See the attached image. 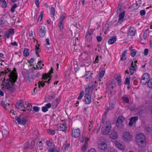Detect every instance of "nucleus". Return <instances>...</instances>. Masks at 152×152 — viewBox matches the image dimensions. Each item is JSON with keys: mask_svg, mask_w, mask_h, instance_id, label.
<instances>
[{"mask_svg": "<svg viewBox=\"0 0 152 152\" xmlns=\"http://www.w3.org/2000/svg\"><path fill=\"white\" fill-rule=\"evenodd\" d=\"M46 41V45H50V43L49 42V39L48 38L46 39L45 40Z\"/></svg>", "mask_w": 152, "mask_h": 152, "instance_id": "60", "label": "nucleus"}, {"mask_svg": "<svg viewBox=\"0 0 152 152\" xmlns=\"http://www.w3.org/2000/svg\"><path fill=\"white\" fill-rule=\"evenodd\" d=\"M136 54V52L135 49H132L130 52V55L132 57H134Z\"/></svg>", "mask_w": 152, "mask_h": 152, "instance_id": "33", "label": "nucleus"}, {"mask_svg": "<svg viewBox=\"0 0 152 152\" xmlns=\"http://www.w3.org/2000/svg\"><path fill=\"white\" fill-rule=\"evenodd\" d=\"M137 142L141 144H145V138L144 135L142 133L137 134L136 137Z\"/></svg>", "mask_w": 152, "mask_h": 152, "instance_id": "4", "label": "nucleus"}, {"mask_svg": "<svg viewBox=\"0 0 152 152\" xmlns=\"http://www.w3.org/2000/svg\"><path fill=\"white\" fill-rule=\"evenodd\" d=\"M39 0H35V3L37 7L39 6Z\"/></svg>", "mask_w": 152, "mask_h": 152, "instance_id": "58", "label": "nucleus"}, {"mask_svg": "<svg viewBox=\"0 0 152 152\" xmlns=\"http://www.w3.org/2000/svg\"><path fill=\"white\" fill-rule=\"evenodd\" d=\"M85 100L86 104H89L91 102V97L90 94H89V93H86L85 94Z\"/></svg>", "mask_w": 152, "mask_h": 152, "instance_id": "15", "label": "nucleus"}, {"mask_svg": "<svg viewBox=\"0 0 152 152\" xmlns=\"http://www.w3.org/2000/svg\"><path fill=\"white\" fill-rule=\"evenodd\" d=\"M66 17V14L65 13H64L61 15L60 17V19L59 21L61 22H63L64 20Z\"/></svg>", "mask_w": 152, "mask_h": 152, "instance_id": "32", "label": "nucleus"}, {"mask_svg": "<svg viewBox=\"0 0 152 152\" xmlns=\"http://www.w3.org/2000/svg\"><path fill=\"white\" fill-rule=\"evenodd\" d=\"M122 99L125 103H128L129 102V99L126 95H124L123 96Z\"/></svg>", "mask_w": 152, "mask_h": 152, "instance_id": "29", "label": "nucleus"}, {"mask_svg": "<svg viewBox=\"0 0 152 152\" xmlns=\"http://www.w3.org/2000/svg\"><path fill=\"white\" fill-rule=\"evenodd\" d=\"M92 74L93 73H92L90 71L86 72L84 77L86 79H87L90 77Z\"/></svg>", "mask_w": 152, "mask_h": 152, "instance_id": "27", "label": "nucleus"}, {"mask_svg": "<svg viewBox=\"0 0 152 152\" xmlns=\"http://www.w3.org/2000/svg\"><path fill=\"white\" fill-rule=\"evenodd\" d=\"M34 58H32L30 59L29 61H28V62L30 64L32 63L34 61Z\"/></svg>", "mask_w": 152, "mask_h": 152, "instance_id": "64", "label": "nucleus"}, {"mask_svg": "<svg viewBox=\"0 0 152 152\" xmlns=\"http://www.w3.org/2000/svg\"><path fill=\"white\" fill-rule=\"evenodd\" d=\"M88 152H96V151L94 148H92L89 150Z\"/></svg>", "mask_w": 152, "mask_h": 152, "instance_id": "62", "label": "nucleus"}, {"mask_svg": "<svg viewBox=\"0 0 152 152\" xmlns=\"http://www.w3.org/2000/svg\"><path fill=\"white\" fill-rule=\"evenodd\" d=\"M48 132L52 135H54L55 134V131L54 130L48 129L47 131Z\"/></svg>", "mask_w": 152, "mask_h": 152, "instance_id": "38", "label": "nucleus"}, {"mask_svg": "<svg viewBox=\"0 0 152 152\" xmlns=\"http://www.w3.org/2000/svg\"><path fill=\"white\" fill-rule=\"evenodd\" d=\"M96 39L98 42H100L102 41V38L101 36H97L96 37Z\"/></svg>", "mask_w": 152, "mask_h": 152, "instance_id": "54", "label": "nucleus"}, {"mask_svg": "<svg viewBox=\"0 0 152 152\" xmlns=\"http://www.w3.org/2000/svg\"><path fill=\"white\" fill-rule=\"evenodd\" d=\"M148 49L145 48L144 51V54L145 56H147L148 54Z\"/></svg>", "mask_w": 152, "mask_h": 152, "instance_id": "55", "label": "nucleus"}, {"mask_svg": "<svg viewBox=\"0 0 152 152\" xmlns=\"http://www.w3.org/2000/svg\"><path fill=\"white\" fill-rule=\"evenodd\" d=\"M45 106L48 109L51 107V104L50 103H48L46 104Z\"/></svg>", "mask_w": 152, "mask_h": 152, "instance_id": "56", "label": "nucleus"}, {"mask_svg": "<svg viewBox=\"0 0 152 152\" xmlns=\"http://www.w3.org/2000/svg\"><path fill=\"white\" fill-rule=\"evenodd\" d=\"M37 151H41L43 149L42 142V141H38L37 143Z\"/></svg>", "mask_w": 152, "mask_h": 152, "instance_id": "16", "label": "nucleus"}, {"mask_svg": "<svg viewBox=\"0 0 152 152\" xmlns=\"http://www.w3.org/2000/svg\"><path fill=\"white\" fill-rule=\"evenodd\" d=\"M10 34L13 35L14 33V29L13 28H10L8 31Z\"/></svg>", "mask_w": 152, "mask_h": 152, "instance_id": "44", "label": "nucleus"}, {"mask_svg": "<svg viewBox=\"0 0 152 152\" xmlns=\"http://www.w3.org/2000/svg\"><path fill=\"white\" fill-rule=\"evenodd\" d=\"M35 144V142L34 141H32L30 143L29 142H27L25 145L24 149H32L34 147Z\"/></svg>", "mask_w": 152, "mask_h": 152, "instance_id": "9", "label": "nucleus"}, {"mask_svg": "<svg viewBox=\"0 0 152 152\" xmlns=\"http://www.w3.org/2000/svg\"><path fill=\"white\" fill-rule=\"evenodd\" d=\"M134 30V28L132 27H130V28L129 33L130 35L131 36H133L135 34V31Z\"/></svg>", "mask_w": 152, "mask_h": 152, "instance_id": "30", "label": "nucleus"}, {"mask_svg": "<svg viewBox=\"0 0 152 152\" xmlns=\"http://www.w3.org/2000/svg\"><path fill=\"white\" fill-rule=\"evenodd\" d=\"M126 59V58L125 57V55H123L122 54L121 57V61H123L124 60H125Z\"/></svg>", "mask_w": 152, "mask_h": 152, "instance_id": "59", "label": "nucleus"}, {"mask_svg": "<svg viewBox=\"0 0 152 152\" xmlns=\"http://www.w3.org/2000/svg\"><path fill=\"white\" fill-rule=\"evenodd\" d=\"M1 104L2 106L5 109H6V107L7 106V105L5 104V102L3 101H2Z\"/></svg>", "mask_w": 152, "mask_h": 152, "instance_id": "49", "label": "nucleus"}, {"mask_svg": "<svg viewBox=\"0 0 152 152\" xmlns=\"http://www.w3.org/2000/svg\"><path fill=\"white\" fill-rule=\"evenodd\" d=\"M17 6L16 4H14L11 9V12L13 13L15 11V9L17 7Z\"/></svg>", "mask_w": 152, "mask_h": 152, "instance_id": "37", "label": "nucleus"}, {"mask_svg": "<svg viewBox=\"0 0 152 152\" xmlns=\"http://www.w3.org/2000/svg\"><path fill=\"white\" fill-rule=\"evenodd\" d=\"M15 119L17 121L19 124L24 125L27 122V120L25 118H21L19 117H16Z\"/></svg>", "mask_w": 152, "mask_h": 152, "instance_id": "13", "label": "nucleus"}, {"mask_svg": "<svg viewBox=\"0 0 152 152\" xmlns=\"http://www.w3.org/2000/svg\"><path fill=\"white\" fill-rule=\"evenodd\" d=\"M87 146L85 145H83V146L81 148V150L83 152H85L87 150Z\"/></svg>", "mask_w": 152, "mask_h": 152, "instance_id": "45", "label": "nucleus"}, {"mask_svg": "<svg viewBox=\"0 0 152 152\" xmlns=\"http://www.w3.org/2000/svg\"><path fill=\"white\" fill-rule=\"evenodd\" d=\"M98 148L101 150L104 151L106 150L107 147V141L105 140L101 141L98 143Z\"/></svg>", "mask_w": 152, "mask_h": 152, "instance_id": "6", "label": "nucleus"}, {"mask_svg": "<svg viewBox=\"0 0 152 152\" xmlns=\"http://www.w3.org/2000/svg\"><path fill=\"white\" fill-rule=\"evenodd\" d=\"M10 35L11 34H10V33H9L7 31L6 32L5 34V36L7 38H9L10 36Z\"/></svg>", "mask_w": 152, "mask_h": 152, "instance_id": "52", "label": "nucleus"}, {"mask_svg": "<svg viewBox=\"0 0 152 152\" xmlns=\"http://www.w3.org/2000/svg\"><path fill=\"white\" fill-rule=\"evenodd\" d=\"M67 129V126L65 123H63L61 124L58 130L60 131H64Z\"/></svg>", "mask_w": 152, "mask_h": 152, "instance_id": "17", "label": "nucleus"}, {"mask_svg": "<svg viewBox=\"0 0 152 152\" xmlns=\"http://www.w3.org/2000/svg\"><path fill=\"white\" fill-rule=\"evenodd\" d=\"M98 60H99V56H98L96 57L95 58V60L94 61V63H98Z\"/></svg>", "mask_w": 152, "mask_h": 152, "instance_id": "61", "label": "nucleus"}, {"mask_svg": "<svg viewBox=\"0 0 152 152\" xmlns=\"http://www.w3.org/2000/svg\"><path fill=\"white\" fill-rule=\"evenodd\" d=\"M113 86L111 85H109L107 87V90L109 92L110 95L112 96L113 91Z\"/></svg>", "mask_w": 152, "mask_h": 152, "instance_id": "21", "label": "nucleus"}, {"mask_svg": "<svg viewBox=\"0 0 152 152\" xmlns=\"http://www.w3.org/2000/svg\"><path fill=\"white\" fill-rule=\"evenodd\" d=\"M0 5L2 8H6L7 7V3L5 0H0Z\"/></svg>", "mask_w": 152, "mask_h": 152, "instance_id": "22", "label": "nucleus"}, {"mask_svg": "<svg viewBox=\"0 0 152 152\" xmlns=\"http://www.w3.org/2000/svg\"><path fill=\"white\" fill-rule=\"evenodd\" d=\"M23 104V100H21L18 101L17 103L16 107L18 109H20L21 110L23 111H26V110L23 108L22 106Z\"/></svg>", "mask_w": 152, "mask_h": 152, "instance_id": "14", "label": "nucleus"}, {"mask_svg": "<svg viewBox=\"0 0 152 152\" xmlns=\"http://www.w3.org/2000/svg\"><path fill=\"white\" fill-rule=\"evenodd\" d=\"M57 148L54 147L50 148L48 150V152H56L57 150Z\"/></svg>", "mask_w": 152, "mask_h": 152, "instance_id": "39", "label": "nucleus"}, {"mask_svg": "<svg viewBox=\"0 0 152 152\" xmlns=\"http://www.w3.org/2000/svg\"><path fill=\"white\" fill-rule=\"evenodd\" d=\"M23 55L25 57H26L28 56L29 54V49L28 48H25L23 52Z\"/></svg>", "mask_w": 152, "mask_h": 152, "instance_id": "28", "label": "nucleus"}, {"mask_svg": "<svg viewBox=\"0 0 152 152\" xmlns=\"http://www.w3.org/2000/svg\"><path fill=\"white\" fill-rule=\"evenodd\" d=\"M58 102H56L55 101H54L53 103V106H54L55 107H56L58 104Z\"/></svg>", "mask_w": 152, "mask_h": 152, "instance_id": "63", "label": "nucleus"}, {"mask_svg": "<svg viewBox=\"0 0 152 152\" xmlns=\"http://www.w3.org/2000/svg\"><path fill=\"white\" fill-rule=\"evenodd\" d=\"M80 134V129L73 128L72 130V135L74 138H77L78 137Z\"/></svg>", "mask_w": 152, "mask_h": 152, "instance_id": "8", "label": "nucleus"}, {"mask_svg": "<svg viewBox=\"0 0 152 152\" xmlns=\"http://www.w3.org/2000/svg\"><path fill=\"white\" fill-rule=\"evenodd\" d=\"M124 118L122 116H119L118 118L116 123V125L118 127H121L123 126Z\"/></svg>", "mask_w": 152, "mask_h": 152, "instance_id": "10", "label": "nucleus"}, {"mask_svg": "<svg viewBox=\"0 0 152 152\" xmlns=\"http://www.w3.org/2000/svg\"><path fill=\"white\" fill-rule=\"evenodd\" d=\"M118 136L117 133L114 131H113L110 134V138L113 139H116L118 138Z\"/></svg>", "mask_w": 152, "mask_h": 152, "instance_id": "18", "label": "nucleus"}, {"mask_svg": "<svg viewBox=\"0 0 152 152\" xmlns=\"http://www.w3.org/2000/svg\"><path fill=\"white\" fill-rule=\"evenodd\" d=\"M130 83V78L127 77L125 79L124 84L125 85L129 84Z\"/></svg>", "mask_w": 152, "mask_h": 152, "instance_id": "41", "label": "nucleus"}, {"mask_svg": "<svg viewBox=\"0 0 152 152\" xmlns=\"http://www.w3.org/2000/svg\"><path fill=\"white\" fill-rule=\"evenodd\" d=\"M46 148H48L51 147L53 143L49 140H47L45 142Z\"/></svg>", "mask_w": 152, "mask_h": 152, "instance_id": "26", "label": "nucleus"}, {"mask_svg": "<svg viewBox=\"0 0 152 152\" xmlns=\"http://www.w3.org/2000/svg\"><path fill=\"white\" fill-rule=\"evenodd\" d=\"M43 15V11H42L38 19V21L39 22H40L42 21V18Z\"/></svg>", "mask_w": 152, "mask_h": 152, "instance_id": "34", "label": "nucleus"}, {"mask_svg": "<svg viewBox=\"0 0 152 152\" xmlns=\"http://www.w3.org/2000/svg\"><path fill=\"white\" fill-rule=\"evenodd\" d=\"M5 23V20L2 18H0V25L4 24Z\"/></svg>", "mask_w": 152, "mask_h": 152, "instance_id": "53", "label": "nucleus"}, {"mask_svg": "<svg viewBox=\"0 0 152 152\" xmlns=\"http://www.w3.org/2000/svg\"><path fill=\"white\" fill-rule=\"evenodd\" d=\"M90 124H89V130L90 131L91 129L93 127V124L90 122H89Z\"/></svg>", "mask_w": 152, "mask_h": 152, "instance_id": "57", "label": "nucleus"}, {"mask_svg": "<svg viewBox=\"0 0 152 152\" xmlns=\"http://www.w3.org/2000/svg\"><path fill=\"white\" fill-rule=\"evenodd\" d=\"M105 120L106 118L104 116L102 118L101 125L103 126L101 132L103 135L108 134L110 132L111 127V122L109 121L105 122Z\"/></svg>", "mask_w": 152, "mask_h": 152, "instance_id": "2", "label": "nucleus"}, {"mask_svg": "<svg viewBox=\"0 0 152 152\" xmlns=\"http://www.w3.org/2000/svg\"><path fill=\"white\" fill-rule=\"evenodd\" d=\"M83 91L81 92L80 93V95L78 97V99H81L83 96Z\"/></svg>", "mask_w": 152, "mask_h": 152, "instance_id": "51", "label": "nucleus"}, {"mask_svg": "<svg viewBox=\"0 0 152 152\" xmlns=\"http://www.w3.org/2000/svg\"><path fill=\"white\" fill-rule=\"evenodd\" d=\"M115 144L117 148L122 151L124 150L125 148L124 144L122 143L115 141Z\"/></svg>", "mask_w": 152, "mask_h": 152, "instance_id": "12", "label": "nucleus"}, {"mask_svg": "<svg viewBox=\"0 0 152 152\" xmlns=\"http://www.w3.org/2000/svg\"><path fill=\"white\" fill-rule=\"evenodd\" d=\"M147 83L148 86L150 88H152V78L149 80Z\"/></svg>", "mask_w": 152, "mask_h": 152, "instance_id": "36", "label": "nucleus"}, {"mask_svg": "<svg viewBox=\"0 0 152 152\" xmlns=\"http://www.w3.org/2000/svg\"><path fill=\"white\" fill-rule=\"evenodd\" d=\"M93 87V86L92 85L91 86H88L87 88H86V93H87L88 92L89 93V94H90V92H89V89H90L91 88Z\"/></svg>", "mask_w": 152, "mask_h": 152, "instance_id": "43", "label": "nucleus"}, {"mask_svg": "<svg viewBox=\"0 0 152 152\" xmlns=\"http://www.w3.org/2000/svg\"><path fill=\"white\" fill-rule=\"evenodd\" d=\"M46 31L45 28L44 26H42L39 31V36L41 37H43L45 36Z\"/></svg>", "mask_w": 152, "mask_h": 152, "instance_id": "11", "label": "nucleus"}, {"mask_svg": "<svg viewBox=\"0 0 152 152\" xmlns=\"http://www.w3.org/2000/svg\"><path fill=\"white\" fill-rule=\"evenodd\" d=\"M133 136L129 132H126L123 134L122 137L124 141L128 142L132 140Z\"/></svg>", "mask_w": 152, "mask_h": 152, "instance_id": "5", "label": "nucleus"}, {"mask_svg": "<svg viewBox=\"0 0 152 152\" xmlns=\"http://www.w3.org/2000/svg\"><path fill=\"white\" fill-rule=\"evenodd\" d=\"M150 78V75L147 73L144 74L142 76L141 79V82L143 85H145L146 84Z\"/></svg>", "mask_w": 152, "mask_h": 152, "instance_id": "7", "label": "nucleus"}, {"mask_svg": "<svg viewBox=\"0 0 152 152\" xmlns=\"http://www.w3.org/2000/svg\"><path fill=\"white\" fill-rule=\"evenodd\" d=\"M115 78L116 80H118V79H121V77L119 74H116L115 76Z\"/></svg>", "mask_w": 152, "mask_h": 152, "instance_id": "46", "label": "nucleus"}, {"mask_svg": "<svg viewBox=\"0 0 152 152\" xmlns=\"http://www.w3.org/2000/svg\"><path fill=\"white\" fill-rule=\"evenodd\" d=\"M35 49L36 54H38V53L41 51V49L37 45L35 46Z\"/></svg>", "mask_w": 152, "mask_h": 152, "instance_id": "40", "label": "nucleus"}, {"mask_svg": "<svg viewBox=\"0 0 152 152\" xmlns=\"http://www.w3.org/2000/svg\"><path fill=\"white\" fill-rule=\"evenodd\" d=\"M50 11L51 15L54 17L55 14V9L54 7H52L50 8Z\"/></svg>", "mask_w": 152, "mask_h": 152, "instance_id": "35", "label": "nucleus"}, {"mask_svg": "<svg viewBox=\"0 0 152 152\" xmlns=\"http://www.w3.org/2000/svg\"><path fill=\"white\" fill-rule=\"evenodd\" d=\"M42 110L43 112H45L48 111V109L45 106L42 107Z\"/></svg>", "mask_w": 152, "mask_h": 152, "instance_id": "50", "label": "nucleus"}, {"mask_svg": "<svg viewBox=\"0 0 152 152\" xmlns=\"http://www.w3.org/2000/svg\"><path fill=\"white\" fill-rule=\"evenodd\" d=\"M140 13L141 15L143 16L145 15V11L144 10H142L140 11Z\"/></svg>", "mask_w": 152, "mask_h": 152, "instance_id": "48", "label": "nucleus"}, {"mask_svg": "<svg viewBox=\"0 0 152 152\" xmlns=\"http://www.w3.org/2000/svg\"><path fill=\"white\" fill-rule=\"evenodd\" d=\"M91 31H88L87 32L86 34V39L87 42H90L92 39V36L91 35Z\"/></svg>", "mask_w": 152, "mask_h": 152, "instance_id": "19", "label": "nucleus"}, {"mask_svg": "<svg viewBox=\"0 0 152 152\" xmlns=\"http://www.w3.org/2000/svg\"><path fill=\"white\" fill-rule=\"evenodd\" d=\"M53 68L51 67L50 70L49 71L48 73H45L43 75L42 78L45 80H46L48 78H49L48 81H43L42 80L39 81L38 83L39 88H40L41 86L42 87H43L45 86V83H47L48 84H49L50 83V81L51 80V75L53 73Z\"/></svg>", "mask_w": 152, "mask_h": 152, "instance_id": "3", "label": "nucleus"}, {"mask_svg": "<svg viewBox=\"0 0 152 152\" xmlns=\"http://www.w3.org/2000/svg\"><path fill=\"white\" fill-rule=\"evenodd\" d=\"M9 71L10 72L9 76L11 80L10 79H7L3 84V85L6 87L10 91L12 92L14 89V84L16 81L18 76L16 72V70L15 68H14L13 72L10 70Z\"/></svg>", "mask_w": 152, "mask_h": 152, "instance_id": "1", "label": "nucleus"}, {"mask_svg": "<svg viewBox=\"0 0 152 152\" xmlns=\"http://www.w3.org/2000/svg\"><path fill=\"white\" fill-rule=\"evenodd\" d=\"M124 15L125 12H122L119 14V18L118 20V22L119 23H121L124 20Z\"/></svg>", "mask_w": 152, "mask_h": 152, "instance_id": "20", "label": "nucleus"}, {"mask_svg": "<svg viewBox=\"0 0 152 152\" xmlns=\"http://www.w3.org/2000/svg\"><path fill=\"white\" fill-rule=\"evenodd\" d=\"M137 68V65H135L134 67H131L129 70L131 75H133L134 72H135Z\"/></svg>", "mask_w": 152, "mask_h": 152, "instance_id": "24", "label": "nucleus"}, {"mask_svg": "<svg viewBox=\"0 0 152 152\" xmlns=\"http://www.w3.org/2000/svg\"><path fill=\"white\" fill-rule=\"evenodd\" d=\"M58 26L59 28L61 30H62L64 28V24L63 22H61V21H59V23L58 24Z\"/></svg>", "mask_w": 152, "mask_h": 152, "instance_id": "31", "label": "nucleus"}, {"mask_svg": "<svg viewBox=\"0 0 152 152\" xmlns=\"http://www.w3.org/2000/svg\"><path fill=\"white\" fill-rule=\"evenodd\" d=\"M105 73V69L104 68L102 69L99 71V79L102 77L104 75Z\"/></svg>", "mask_w": 152, "mask_h": 152, "instance_id": "23", "label": "nucleus"}, {"mask_svg": "<svg viewBox=\"0 0 152 152\" xmlns=\"http://www.w3.org/2000/svg\"><path fill=\"white\" fill-rule=\"evenodd\" d=\"M33 110L35 112H37L39 110V107L37 106H34L33 107Z\"/></svg>", "mask_w": 152, "mask_h": 152, "instance_id": "47", "label": "nucleus"}, {"mask_svg": "<svg viewBox=\"0 0 152 152\" xmlns=\"http://www.w3.org/2000/svg\"><path fill=\"white\" fill-rule=\"evenodd\" d=\"M138 119V117L137 116H134L132 117L130 119L134 123Z\"/></svg>", "mask_w": 152, "mask_h": 152, "instance_id": "42", "label": "nucleus"}, {"mask_svg": "<svg viewBox=\"0 0 152 152\" xmlns=\"http://www.w3.org/2000/svg\"><path fill=\"white\" fill-rule=\"evenodd\" d=\"M116 41V38L114 37H113L110 38L108 41V43L110 45L113 44Z\"/></svg>", "mask_w": 152, "mask_h": 152, "instance_id": "25", "label": "nucleus"}]
</instances>
